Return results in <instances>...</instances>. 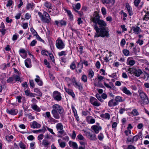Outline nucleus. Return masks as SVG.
<instances>
[{
  "mask_svg": "<svg viewBox=\"0 0 149 149\" xmlns=\"http://www.w3.org/2000/svg\"><path fill=\"white\" fill-rule=\"evenodd\" d=\"M53 109L51 111L53 117L55 119H58L60 118L59 114H62L64 112L63 108L58 104H55L52 107Z\"/></svg>",
  "mask_w": 149,
  "mask_h": 149,
  "instance_id": "obj_1",
  "label": "nucleus"
},
{
  "mask_svg": "<svg viewBox=\"0 0 149 149\" xmlns=\"http://www.w3.org/2000/svg\"><path fill=\"white\" fill-rule=\"evenodd\" d=\"M94 29L96 31V33L95 34L94 37H97L100 36L104 37L105 36H108V31L106 28L104 29H100V32L99 31V29L98 27L95 25Z\"/></svg>",
  "mask_w": 149,
  "mask_h": 149,
  "instance_id": "obj_2",
  "label": "nucleus"
},
{
  "mask_svg": "<svg viewBox=\"0 0 149 149\" xmlns=\"http://www.w3.org/2000/svg\"><path fill=\"white\" fill-rule=\"evenodd\" d=\"M38 14L41 21L44 23H49L51 21V18L49 15L46 12H44L43 14L40 12L38 13Z\"/></svg>",
  "mask_w": 149,
  "mask_h": 149,
  "instance_id": "obj_3",
  "label": "nucleus"
},
{
  "mask_svg": "<svg viewBox=\"0 0 149 149\" xmlns=\"http://www.w3.org/2000/svg\"><path fill=\"white\" fill-rule=\"evenodd\" d=\"M127 71L131 74H133L135 76L139 77L143 73V72L140 69H136L129 68Z\"/></svg>",
  "mask_w": 149,
  "mask_h": 149,
  "instance_id": "obj_4",
  "label": "nucleus"
},
{
  "mask_svg": "<svg viewBox=\"0 0 149 149\" xmlns=\"http://www.w3.org/2000/svg\"><path fill=\"white\" fill-rule=\"evenodd\" d=\"M139 96L145 104H148L149 103V100L147 95L144 92L141 91H139Z\"/></svg>",
  "mask_w": 149,
  "mask_h": 149,
  "instance_id": "obj_5",
  "label": "nucleus"
},
{
  "mask_svg": "<svg viewBox=\"0 0 149 149\" xmlns=\"http://www.w3.org/2000/svg\"><path fill=\"white\" fill-rule=\"evenodd\" d=\"M100 16L98 13L97 12L95 11L93 14V16H91V22H93L95 24L94 25V28L95 27V26L96 25V26L97 22L98 21L100 20Z\"/></svg>",
  "mask_w": 149,
  "mask_h": 149,
  "instance_id": "obj_6",
  "label": "nucleus"
},
{
  "mask_svg": "<svg viewBox=\"0 0 149 149\" xmlns=\"http://www.w3.org/2000/svg\"><path fill=\"white\" fill-rule=\"evenodd\" d=\"M56 45L57 48L59 49H62L65 47L64 43L59 38H58L56 42Z\"/></svg>",
  "mask_w": 149,
  "mask_h": 149,
  "instance_id": "obj_7",
  "label": "nucleus"
},
{
  "mask_svg": "<svg viewBox=\"0 0 149 149\" xmlns=\"http://www.w3.org/2000/svg\"><path fill=\"white\" fill-rule=\"evenodd\" d=\"M53 97L55 100L57 101H61L62 99L61 93L57 91H55L53 92Z\"/></svg>",
  "mask_w": 149,
  "mask_h": 149,
  "instance_id": "obj_8",
  "label": "nucleus"
},
{
  "mask_svg": "<svg viewBox=\"0 0 149 149\" xmlns=\"http://www.w3.org/2000/svg\"><path fill=\"white\" fill-rule=\"evenodd\" d=\"M86 136L89 139L92 141H95L96 140L97 138L96 137V135L94 133L86 132Z\"/></svg>",
  "mask_w": 149,
  "mask_h": 149,
  "instance_id": "obj_9",
  "label": "nucleus"
},
{
  "mask_svg": "<svg viewBox=\"0 0 149 149\" xmlns=\"http://www.w3.org/2000/svg\"><path fill=\"white\" fill-rule=\"evenodd\" d=\"M122 97L120 96H118L116 97L115 99V102L113 103V106H116L118 104L119 102H123L124 100L122 99Z\"/></svg>",
  "mask_w": 149,
  "mask_h": 149,
  "instance_id": "obj_10",
  "label": "nucleus"
},
{
  "mask_svg": "<svg viewBox=\"0 0 149 149\" xmlns=\"http://www.w3.org/2000/svg\"><path fill=\"white\" fill-rule=\"evenodd\" d=\"M131 29L133 31V33L136 34H138L142 31L140 28L138 26H133L132 27Z\"/></svg>",
  "mask_w": 149,
  "mask_h": 149,
  "instance_id": "obj_11",
  "label": "nucleus"
},
{
  "mask_svg": "<svg viewBox=\"0 0 149 149\" xmlns=\"http://www.w3.org/2000/svg\"><path fill=\"white\" fill-rule=\"evenodd\" d=\"M13 77L14 79V80L15 81H20L21 82L20 77L21 76V74L17 72L16 74H14L13 75Z\"/></svg>",
  "mask_w": 149,
  "mask_h": 149,
  "instance_id": "obj_12",
  "label": "nucleus"
},
{
  "mask_svg": "<svg viewBox=\"0 0 149 149\" xmlns=\"http://www.w3.org/2000/svg\"><path fill=\"white\" fill-rule=\"evenodd\" d=\"M127 63L128 65L132 66L135 64V61L132 57H130L127 58Z\"/></svg>",
  "mask_w": 149,
  "mask_h": 149,
  "instance_id": "obj_13",
  "label": "nucleus"
},
{
  "mask_svg": "<svg viewBox=\"0 0 149 149\" xmlns=\"http://www.w3.org/2000/svg\"><path fill=\"white\" fill-rule=\"evenodd\" d=\"M31 127L33 128H38L40 127L41 125L36 121H33L31 123Z\"/></svg>",
  "mask_w": 149,
  "mask_h": 149,
  "instance_id": "obj_14",
  "label": "nucleus"
},
{
  "mask_svg": "<svg viewBox=\"0 0 149 149\" xmlns=\"http://www.w3.org/2000/svg\"><path fill=\"white\" fill-rule=\"evenodd\" d=\"M6 112L12 115H16L18 112V111L17 109H13L10 110L8 109L6 110Z\"/></svg>",
  "mask_w": 149,
  "mask_h": 149,
  "instance_id": "obj_15",
  "label": "nucleus"
},
{
  "mask_svg": "<svg viewBox=\"0 0 149 149\" xmlns=\"http://www.w3.org/2000/svg\"><path fill=\"white\" fill-rule=\"evenodd\" d=\"M142 136L143 135L142 132H139L137 135L133 137V142H136L140 138H142Z\"/></svg>",
  "mask_w": 149,
  "mask_h": 149,
  "instance_id": "obj_16",
  "label": "nucleus"
},
{
  "mask_svg": "<svg viewBox=\"0 0 149 149\" xmlns=\"http://www.w3.org/2000/svg\"><path fill=\"white\" fill-rule=\"evenodd\" d=\"M97 24L99 25V27H100V29L105 28V27L107 25V24L105 22L102 20H100Z\"/></svg>",
  "mask_w": 149,
  "mask_h": 149,
  "instance_id": "obj_17",
  "label": "nucleus"
},
{
  "mask_svg": "<svg viewBox=\"0 0 149 149\" xmlns=\"http://www.w3.org/2000/svg\"><path fill=\"white\" fill-rule=\"evenodd\" d=\"M121 91L125 94L128 96H131L132 95V93L126 87H123Z\"/></svg>",
  "mask_w": 149,
  "mask_h": 149,
  "instance_id": "obj_18",
  "label": "nucleus"
},
{
  "mask_svg": "<svg viewBox=\"0 0 149 149\" xmlns=\"http://www.w3.org/2000/svg\"><path fill=\"white\" fill-rule=\"evenodd\" d=\"M58 132L57 136L58 137L62 138V137L66 134V133L65 132L64 130H57Z\"/></svg>",
  "mask_w": 149,
  "mask_h": 149,
  "instance_id": "obj_19",
  "label": "nucleus"
},
{
  "mask_svg": "<svg viewBox=\"0 0 149 149\" xmlns=\"http://www.w3.org/2000/svg\"><path fill=\"white\" fill-rule=\"evenodd\" d=\"M91 128L96 133H98L99 131L101 129V127L96 125H94L91 127Z\"/></svg>",
  "mask_w": 149,
  "mask_h": 149,
  "instance_id": "obj_20",
  "label": "nucleus"
},
{
  "mask_svg": "<svg viewBox=\"0 0 149 149\" xmlns=\"http://www.w3.org/2000/svg\"><path fill=\"white\" fill-rule=\"evenodd\" d=\"M25 95L29 97H35L36 95V94L35 93H31L30 91L29 90H26L25 91Z\"/></svg>",
  "mask_w": 149,
  "mask_h": 149,
  "instance_id": "obj_21",
  "label": "nucleus"
},
{
  "mask_svg": "<svg viewBox=\"0 0 149 149\" xmlns=\"http://www.w3.org/2000/svg\"><path fill=\"white\" fill-rule=\"evenodd\" d=\"M68 143L70 146L72 147L73 149H78V146L76 142L70 141Z\"/></svg>",
  "mask_w": 149,
  "mask_h": 149,
  "instance_id": "obj_22",
  "label": "nucleus"
},
{
  "mask_svg": "<svg viewBox=\"0 0 149 149\" xmlns=\"http://www.w3.org/2000/svg\"><path fill=\"white\" fill-rule=\"evenodd\" d=\"M64 88L66 92L69 95L71 96L73 98L75 97V95L72 90L67 88L66 87H65Z\"/></svg>",
  "mask_w": 149,
  "mask_h": 149,
  "instance_id": "obj_23",
  "label": "nucleus"
},
{
  "mask_svg": "<svg viewBox=\"0 0 149 149\" xmlns=\"http://www.w3.org/2000/svg\"><path fill=\"white\" fill-rule=\"evenodd\" d=\"M126 7L129 13V15L130 16L132 15H133L132 9L131 7L130 6L129 4L128 3H126Z\"/></svg>",
  "mask_w": 149,
  "mask_h": 149,
  "instance_id": "obj_24",
  "label": "nucleus"
},
{
  "mask_svg": "<svg viewBox=\"0 0 149 149\" xmlns=\"http://www.w3.org/2000/svg\"><path fill=\"white\" fill-rule=\"evenodd\" d=\"M42 145H43L44 146L47 148L50 145V142L49 141H48L44 139L42 142Z\"/></svg>",
  "mask_w": 149,
  "mask_h": 149,
  "instance_id": "obj_25",
  "label": "nucleus"
},
{
  "mask_svg": "<svg viewBox=\"0 0 149 149\" xmlns=\"http://www.w3.org/2000/svg\"><path fill=\"white\" fill-rule=\"evenodd\" d=\"M25 66L28 68L31 67V60L29 58H27L25 61Z\"/></svg>",
  "mask_w": 149,
  "mask_h": 149,
  "instance_id": "obj_26",
  "label": "nucleus"
},
{
  "mask_svg": "<svg viewBox=\"0 0 149 149\" xmlns=\"http://www.w3.org/2000/svg\"><path fill=\"white\" fill-rule=\"evenodd\" d=\"M36 77L37 78L35 79V81L38 84V85L40 86L42 85L43 84V82L40 80V77L38 75H36Z\"/></svg>",
  "mask_w": 149,
  "mask_h": 149,
  "instance_id": "obj_27",
  "label": "nucleus"
},
{
  "mask_svg": "<svg viewBox=\"0 0 149 149\" xmlns=\"http://www.w3.org/2000/svg\"><path fill=\"white\" fill-rule=\"evenodd\" d=\"M64 10L67 13L70 19L71 20H72L73 19V17L71 11L66 8H64Z\"/></svg>",
  "mask_w": 149,
  "mask_h": 149,
  "instance_id": "obj_28",
  "label": "nucleus"
},
{
  "mask_svg": "<svg viewBox=\"0 0 149 149\" xmlns=\"http://www.w3.org/2000/svg\"><path fill=\"white\" fill-rule=\"evenodd\" d=\"M46 130L45 127L43 126L42 129H40L37 130H34L33 132L35 133L38 134V133L43 132L44 133L46 131Z\"/></svg>",
  "mask_w": 149,
  "mask_h": 149,
  "instance_id": "obj_29",
  "label": "nucleus"
},
{
  "mask_svg": "<svg viewBox=\"0 0 149 149\" xmlns=\"http://www.w3.org/2000/svg\"><path fill=\"white\" fill-rule=\"evenodd\" d=\"M31 108L34 110L38 112H39L40 111V109L36 104H33L31 105Z\"/></svg>",
  "mask_w": 149,
  "mask_h": 149,
  "instance_id": "obj_30",
  "label": "nucleus"
},
{
  "mask_svg": "<svg viewBox=\"0 0 149 149\" xmlns=\"http://www.w3.org/2000/svg\"><path fill=\"white\" fill-rule=\"evenodd\" d=\"M74 85L76 87L78 88L80 91L83 90V87L80 84H78L77 82H75V84H74Z\"/></svg>",
  "mask_w": 149,
  "mask_h": 149,
  "instance_id": "obj_31",
  "label": "nucleus"
},
{
  "mask_svg": "<svg viewBox=\"0 0 149 149\" xmlns=\"http://www.w3.org/2000/svg\"><path fill=\"white\" fill-rule=\"evenodd\" d=\"M56 128L57 130H62L63 129V127L61 123H59L56 125Z\"/></svg>",
  "mask_w": 149,
  "mask_h": 149,
  "instance_id": "obj_32",
  "label": "nucleus"
},
{
  "mask_svg": "<svg viewBox=\"0 0 149 149\" xmlns=\"http://www.w3.org/2000/svg\"><path fill=\"white\" fill-rule=\"evenodd\" d=\"M145 12L146 13V14L143 18V19L144 20L148 21L149 20V12H146L145 11Z\"/></svg>",
  "mask_w": 149,
  "mask_h": 149,
  "instance_id": "obj_33",
  "label": "nucleus"
},
{
  "mask_svg": "<svg viewBox=\"0 0 149 149\" xmlns=\"http://www.w3.org/2000/svg\"><path fill=\"white\" fill-rule=\"evenodd\" d=\"M58 141L60 146L61 148H63L65 146V143L64 142H61V139H58Z\"/></svg>",
  "mask_w": 149,
  "mask_h": 149,
  "instance_id": "obj_34",
  "label": "nucleus"
},
{
  "mask_svg": "<svg viewBox=\"0 0 149 149\" xmlns=\"http://www.w3.org/2000/svg\"><path fill=\"white\" fill-rule=\"evenodd\" d=\"M100 116L102 118L106 119H109L110 118V115L108 113H106L104 114H101Z\"/></svg>",
  "mask_w": 149,
  "mask_h": 149,
  "instance_id": "obj_35",
  "label": "nucleus"
},
{
  "mask_svg": "<svg viewBox=\"0 0 149 149\" xmlns=\"http://www.w3.org/2000/svg\"><path fill=\"white\" fill-rule=\"evenodd\" d=\"M45 6L48 9H52V4L49 2L46 1L44 4Z\"/></svg>",
  "mask_w": 149,
  "mask_h": 149,
  "instance_id": "obj_36",
  "label": "nucleus"
},
{
  "mask_svg": "<svg viewBox=\"0 0 149 149\" xmlns=\"http://www.w3.org/2000/svg\"><path fill=\"white\" fill-rule=\"evenodd\" d=\"M131 113L134 116H137L139 114V113L136 109H133L131 112Z\"/></svg>",
  "mask_w": 149,
  "mask_h": 149,
  "instance_id": "obj_37",
  "label": "nucleus"
},
{
  "mask_svg": "<svg viewBox=\"0 0 149 149\" xmlns=\"http://www.w3.org/2000/svg\"><path fill=\"white\" fill-rule=\"evenodd\" d=\"M59 23L61 26H65L66 25L67 22L66 21L62 19L59 21Z\"/></svg>",
  "mask_w": 149,
  "mask_h": 149,
  "instance_id": "obj_38",
  "label": "nucleus"
},
{
  "mask_svg": "<svg viewBox=\"0 0 149 149\" xmlns=\"http://www.w3.org/2000/svg\"><path fill=\"white\" fill-rule=\"evenodd\" d=\"M122 52L125 56H129L130 54V52L128 50L124 49L123 50Z\"/></svg>",
  "mask_w": 149,
  "mask_h": 149,
  "instance_id": "obj_39",
  "label": "nucleus"
},
{
  "mask_svg": "<svg viewBox=\"0 0 149 149\" xmlns=\"http://www.w3.org/2000/svg\"><path fill=\"white\" fill-rule=\"evenodd\" d=\"M81 7V5L79 3H77L75 5V8L76 9H74V10L76 12L78 13V11L76 10H79Z\"/></svg>",
  "mask_w": 149,
  "mask_h": 149,
  "instance_id": "obj_40",
  "label": "nucleus"
},
{
  "mask_svg": "<svg viewBox=\"0 0 149 149\" xmlns=\"http://www.w3.org/2000/svg\"><path fill=\"white\" fill-rule=\"evenodd\" d=\"M25 115L26 117H27L30 120H33L34 119V117L32 116V114L31 113L26 114Z\"/></svg>",
  "mask_w": 149,
  "mask_h": 149,
  "instance_id": "obj_41",
  "label": "nucleus"
},
{
  "mask_svg": "<svg viewBox=\"0 0 149 149\" xmlns=\"http://www.w3.org/2000/svg\"><path fill=\"white\" fill-rule=\"evenodd\" d=\"M33 3H27L26 8L28 10L30 9H32L33 7Z\"/></svg>",
  "mask_w": 149,
  "mask_h": 149,
  "instance_id": "obj_42",
  "label": "nucleus"
},
{
  "mask_svg": "<svg viewBox=\"0 0 149 149\" xmlns=\"http://www.w3.org/2000/svg\"><path fill=\"white\" fill-rule=\"evenodd\" d=\"M14 81V79L13 76L10 77L7 80V82L8 83H11Z\"/></svg>",
  "mask_w": 149,
  "mask_h": 149,
  "instance_id": "obj_43",
  "label": "nucleus"
},
{
  "mask_svg": "<svg viewBox=\"0 0 149 149\" xmlns=\"http://www.w3.org/2000/svg\"><path fill=\"white\" fill-rule=\"evenodd\" d=\"M94 75V73L93 71L92 70H90L88 72V77H90V78H91L93 77Z\"/></svg>",
  "mask_w": 149,
  "mask_h": 149,
  "instance_id": "obj_44",
  "label": "nucleus"
},
{
  "mask_svg": "<svg viewBox=\"0 0 149 149\" xmlns=\"http://www.w3.org/2000/svg\"><path fill=\"white\" fill-rule=\"evenodd\" d=\"M19 145L21 148L22 149H25L26 145L22 142H20L19 144Z\"/></svg>",
  "mask_w": 149,
  "mask_h": 149,
  "instance_id": "obj_45",
  "label": "nucleus"
},
{
  "mask_svg": "<svg viewBox=\"0 0 149 149\" xmlns=\"http://www.w3.org/2000/svg\"><path fill=\"white\" fill-rule=\"evenodd\" d=\"M66 52L65 51H62L58 53V54L60 56H65L66 55Z\"/></svg>",
  "mask_w": 149,
  "mask_h": 149,
  "instance_id": "obj_46",
  "label": "nucleus"
},
{
  "mask_svg": "<svg viewBox=\"0 0 149 149\" xmlns=\"http://www.w3.org/2000/svg\"><path fill=\"white\" fill-rule=\"evenodd\" d=\"M96 97L97 99L101 102L103 101V100L102 99V97H101L100 95L98 94H97L96 95Z\"/></svg>",
  "mask_w": 149,
  "mask_h": 149,
  "instance_id": "obj_47",
  "label": "nucleus"
},
{
  "mask_svg": "<svg viewBox=\"0 0 149 149\" xmlns=\"http://www.w3.org/2000/svg\"><path fill=\"white\" fill-rule=\"evenodd\" d=\"M95 101H97V99L93 97H91L90 99V102L93 104Z\"/></svg>",
  "mask_w": 149,
  "mask_h": 149,
  "instance_id": "obj_48",
  "label": "nucleus"
},
{
  "mask_svg": "<svg viewBox=\"0 0 149 149\" xmlns=\"http://www.w3.org/2000/svg\"><path fill=\"white\" fill-rule=\"evenodd\" d=\"M101 12L103 15H106L107 13L106 10L105 8L104 7H102L101 8Z\"/></svg>",
  "mask_w": 149,
  "mask_h": 149,
  "instance_id": "obj_49",
  "label": "nucleus"
},
{
  "mask_svg": "<svg viewBox=\"0 0 149 149\" xmlns=\"http://www.w3.org/2000/svg\"><path fill=\"white\" fill-rule=\"evenodd\" d=\"M70 68L72 70H74L75 68L76 65L74 62H72V63L70 65Z\"/></svg>",
  "mask_w": 149,
  "mask_h": 149,
  "instance_id": "obj_50",
  "label": "nucleus"
},
{
  "mask_svg": "<svg viewBox=\"0 0 149 149\" xmlns=\"http://www.w3.org/2000/svg\"><path fill=\"white\" fill-rule=\"evenodd\" d=\"M77 138L81 140H84L85 139L84 137L81 134L78 135L77 136Z\"/></svg>",
  "mask_w": 149,
  "mask_h": 149,
  "instance_id": "obj_51",
  "label": "nucleus"
},
{
  "mask_svg": "<svg viewBox=\"0 0 149 149\" xmlns=\"http://www.w3.org/2000/svg\"><path fill=\"white\" fill-rule=\"evenodd\" d=\"M19 52L20 53L24 54H25V56H24V58H26V57L27 54H26V51L24 49H20L19 51Z\"/></svg>",
  "mask_w": 149,
  "mask_h": 149,
  "instance_id": "obj_52",
  "label": "nucleus"
},
{
  "mask_svg": "<svg viewBox=\"0 0 149 149\" xmlns=\"http://www.w3.org/2000/svg\"><path fill=\"white\" fill-rule=\"evenodd\" d=\"M126 41L124 39H122L120 42V45L121 46H123L125 44Z\"/></svg>",
  "mask_w": 149,
  "mask_h": 149,
  "instance_id": "obj_53",
  "label": "nucleus"
},
{
  "mask_svg": "<svg viewBox=\"0 0 149 149\" xmlns=\"http://www.w3.org/2000/svg\"><path fill=\"white\" fill-rule=\"evenodd\" d=\"M143 41L142 40H140V39H138L137 41L136 42V43L139 44L140 46L142 45L143 44Z\"/></svg>",
  "mask_w": 149,
  "mask_h": 149,
  "instance_id": "obj_54",
  "label": "nucleus"
},
{
  "mask_svg": "<svg viewBox=\"0 0 149 149\" xmlns=\"http://www.w3.org/2000/svg\"><path fill=\"white\" fill-rule=\"evenodd\" d=\"M81 79L82 81H83L84 82L87 81V77L86 75H83L81 77Z\"/></svg>",
  "mask_w": 149,
  "mask_h": 149,
  "instance_id": "obj_55",
  "label": "nucleus"
},
{
  "mask_svg": "<svg viewBox=\"0 0 149 149\" xmlns=\"http://www.w3.org/2000/svg\"><path fill=\"white\" fill-rule=\"evenodd\" d=\"M13 137L12 135L6 136V139L8 141H9L11 139H13Z\"/></svg>",
  "mask_w": 149,
  "mask_h": 149,
  "instance_id": "obj_56",
  "label": "nucleus"
},
{
  "mask_svg": "<svg viewBox=\"0 0 149 149\" xmlns=\"http://www.w3.org/2000/svg\"><path fill=\"white\" fill-rule=\"evenodd\" d=\"M44 63L46 65H47V67L48 68H50L51 67L49 65V63L47 61V59H45L44 60Z\"/></svg>",
  "mask_w": 149,
  "mask_h": 149,
  "instance_id": "obj_57",
  "label": "nucleus"
},
{
  "mask_svg": "<svg viewBox=\"0 0 149 149\" xmlns=\"http://www.w3.org/2000/svg\"><path fill=\"white\" fill-rule=\"evenodd\" d=\"M45 128H46L52 134H55V133L53 132V130L51 129V128H49V127H47V126H46V127H45Z\"/></svg>",
  "mask_w": 149,
  "mask_h": 149,
  "instance_id": "obj_58",
  "label": "nucleus"
},
{
  "mask_svg": "<svg viewBox=\"0 0 149 149\" xmlns=\"http://www.w3.org/2000/svg\"><path fill=\"white\" fill-rule=\"evenodd\" d=\"M140 1L141 0H134V4L135 6L136 7L138 6Z\"/></svg>",
  "mask_w": 149,
  "mask_h": 149,
  "instance_id": "obj_59",
  "label": "nucleus"
},
{
  "mask_svg": "<svg viewBox=\"0 0 149 149\" xmlns=\"http://www.w3.org/2000/svg\"><path fill=\"white\" fill-rule=\"evenodd\" d=\"M104 60L106 62H109V61L110 60H111V58L110 55L109 56L107 57V56L106 57H105L104 58Z\"/></svg>",
  "mask_w": 149,
  "mask_h": 149,
  "instance_id": "obj_60",
  "label": "nucleus"
},
{
  "mask_svg": "<svg viewBox=\"0 0 149 149\" xmlns=\"http://www.w3.org/2000/svg\"><path fill=\"white\" fill-rule=\"evenodd\" d=\"M41 53L44 55L47 56L49 54V53L47 51L43 50L42 51Z\"/></svg>",
  "mask_w": 149,
  "mask_h": 149,
  "instance_id": "obj_61",
  "label": "nucleus"
},
{
  "mask_svg": "<svg viewBox=\"0 0 149 149\" xmlns=\"http://www.w3.org/2000/svg\"><path fill=\"white\" fill-rule=\"evenodd\" d=\"M29 83L30 85L31 86L32 88H34L35 87V85L34 83V81L33 80H29Z\"/></svg>",
  "mask_w": 149,
  "mask_h": 149,
  "instance_id": "obj_62",
  "label": "nucleus"
},
{
  "mask_svg": "<svg viewBox=\"0 0 149 149\" xmlns=\"http://www.w3.org/2000/svg\"><path fill=\"white\" fill-rule=\"evenodd\" d=\"M100 103L99 102H98L97 100V101H95L93 103V105L97 107L99 106L100 105Z\"/></svg>",
  "mask_w": 149,
  "mask_h": 149,
  "instance_id": "obj_63",
  "label": "nucleus"
},
{
  "mask_svg": "<svg viewBox=\"0 0 149 149\" xmlns=\"http://www.w3.org/2000/svg\"><path fill=\"white\" fill-rule=\"evenodd\" d=\"M13 1L12 0H9L8 1V3L6 4L7 7H10V6L12 4Z\"/></svg>",
  "mask_w": 149,
  "mask_h": 149,
  "instance_id": "obj_64",
  "label": "nucleus"
}]
</instances>
